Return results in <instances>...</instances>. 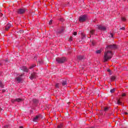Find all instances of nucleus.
<instances>
[{"label":"nucleus","mask_w":128,"mask_h":128,"mask_svg":"<svg viewBox=\"0 0 128 128\" xmlns=\"http://www.w3.org/2000/svg\"><path fill=\"white\" fill-rule=\"evenodd\" d=\"M62 126H64V124L62 123H61L58 126L57 128H62Z\"/></svg>","instance_id":"dca6fc26"},{"label":"nucleus","mask_w":128,"mask_h":128,"mask_svg":"<svg viewBox=\"0 0 128 128\" xmlns=\"http://www.w3.org/2000/svg\"><path fill=\"white\" fill-rule=\"evenodd\" d=\"M114 92H116V88H113L110 90V92H112V94L114 93Z\"/></svg>","instance_id":"393cba45"},{"label":"nucleus","mask_w":128,"mask_h":128,"mask_svg":"<svg viewBox=\"0 0 128 128\" xmlns=\"http://www.w3.org/2000/svg\"><path fill=\"white\" fill-rule=\"evenodd\" d=\"M110 36L111 38H114V32H110Z\"/></svg>","instance_id":"4be33fe9"},{"label":"nucleus","mask_w":128,"mask_h":128,"mask_svg":"<svg viewBox=\"0 0 128 128\" xmlns=\"http://www.w3.org/2000/svg\"><path fill=\"white\" fill-rule=\"evenodd\" d=\"M110 79L112 82H114V80H116V76H112Z\"/></svg>","instance_id":"a211bd4d"},{"label":"nucleus","mask_w":128,"mask_h":128,"mask_svg":"<svg viewBox=\"0 0 128 128\" xmlns=\"http://www.w3.org/2000/svg\"><path fill=\"white\" fill-rule=\"evenodd\" d=\"M38 74L36 72H33L31 74V76H30V78L31 80H34V78H36Z\"/></svg>","instance_id":"423d86ee"},{"label":"nucleus","mask_w":128,"mask_h":128,"mask_svg":"<svg viewBox=\"0 0 128 128\" xmlns=\"http://www.w3.org/2000/svg\"><path fill=\"white\" fill-rule=\"evenodd\" d=\"M126 96V93H123L122 95V96L123 97V96Z\"/></svg>","instance_id":"7c9ffc66"},{"label":"nucleus","mask_w":128,"mask_h":128,"mask_svg":"<svg viewBox=\"0 0 128 128\" xmlns=\"http://www.w3.org/2000/svg\"><path fill=\"white\" fill-rule=\"evenodd\" d=\"M118 46H116V44H113L108 45L106 47V49L108 50H116Z\"/></svg>","instance_id":"20e7f679"},{"label":"nucleus","mask_w":128,"mask_h":128,"mask_svg":"<svg viewBox=\"0 0 128 128\" xmlns=\"http://www.w3.org/2000/svg\"><path fill=\"white\" fill-rule=\"evenodd\" d=\"M0 66H2V64L0 63Z\"/></svg>","instance_id":"37998d69"},{"label":"nucleus","mask_w":128,"mask_h":128,"mask_svg":"<svg viewBox=\"0 0 128 128\" xmlns=\"http://www.w3.org/2000/svg\"><path fill=\"white\" fill-rule=\"evenodd\" d=\"M0 87L2 88H4V84H2V80H0Z\"/></svg>","instance_id":"4468645a"},{"label":"nucleus","mask_w":128,"mask_h":128,"mask_svg":"<svg viewBox=\"0 0 128 128\" xmlns=\"http://www.w3.org/2000/svg\"><path fill=\"white\" fill-rule=\"evenodd\" d=\"M60 20H62V22H64V18H60Z\"/></svg>","instance_id":"e433bc0d"},{"label":"nucleus","mask_w":128,"mask_h":128,"mask_svg":"<svg viewBox=\"0 0 128 128\" xmlns=\"http://www.w3.org/2000/svg\"><path fill=\"white\" fill-rule=\"evenodd\" d=\"M56 62H58V64H64V62H66V57L62 58H56Z\"/></svg>","instance_id":"f03ea898"},{"label":"nucleus","mask_w":128,"mask_h":128,"mask_svg":"<svg viewBox=\"0 0 128 128\" xmlns=\"http://www.w3.org/2000/svg\"><path fill=\"white\" fill-rule=\"evenodd\" d=\"M12 24H8L5 26V30H8L10 28Z\"/></svg>","instance_id":"f8f14e48"},{"label":"nucleus","mask_w":128,"mask_h":128,"mask_svg":"<svg viewBox=\"0 0 128 128\" xmlns=\"http://www.w3.org/2000/svg\"><path fill=\"white\" fill-rule=\"evenodd\" d=\"M98 30H106V26H102V25H98Z\"/></svg>","instance_id":"0eeeda50"},{"label":"nucleus","mask_w":128,"mask_h":128,"mask_svg":"<svg viewBox=\"0 0 128 128\" xmlns=\"http://www.w3.org/2000/svg\"><path fill=\"white\" fill-rule=\"evenodd\" d=\"M2 92H6V90H2Z\"/></svg>","instance_id":"f704fd0d"},{"label":"nucleus","mask_w":128,"mask_h":128,"mask_svg":"<svg viewBox=\"0 0 128 128\" xmlns=\"http://www.w3.org/2000/svg\"><path fill=\"white\" fill-rule=\"evenodd\" d=\"M20 128H24V127H22V126H21L20 127Z\"/></svg>","instance_id":"ea45409f"},{"label":"nucleus","mask_w":128,"mask_h":128,"mask_svg":"<svg viewBox=\"0 0 128 128\" xmlns=\"http://www.w3.org/2000/svg\"><path fill=\"white\" fill-rule=\"evenodd\" d=\"M58 34H62V32H64V29H62L60 31H58Z\"/></svg>","instance_id":"cd10ccee"},{"label":"nucleus","mask_w":128,"mask_h":128,"mask_svg":"<svg viewBox=\"0 0 128 128\" xmlns=\"http://www.w3.org/2000/svg\"><path fill=\"white\" fill-rule=\"evenodd\" d=\"M70 40H72V36L70 37Z\"/></svg>","instance_id":"4c0bfd02"},{"label":"nucleus","mask_w":128,"mask_h":128,"mask_svg":"<svg viewBox=\"0 0 128 128\" xmlns=\"http://www.w3.org/2000/svg\"><path fill=\"white\" fill-rule=\"evenodd\" d=\"M73 34H74V36H76V34H78V32H74Z\"/></svg>","instance_id":"2f4dec72"},{"label":"nucleus","mask_w":128,"mask_h":128,"mask_svg":"<svg viewBox=\"0 0 128 128\" xmlns=\"http://www.w3.org/2000/svg\"><path fill=\"white\" fill-rule=\"evenodd\" d=\"M124 114H126V115H128V112H124Z\"/></svg>","instance_id":"c9c22d12"},{"label":"nucleus","mask_w":128,"mask_h":128,"mask_svg":"<svg viewBox=\"0 0 128 128\" xmlns=\"http://www.w3.org/2000/svg\"><path fill=\"white\" fill-rule=\"evenodd\" d=\"M52 24V21L51 20L49 22V24Z\"/></svg>","instance_id":"473e14b6"},{"label":"nucleus","mask_w":128,"mask_h":128,"mask_svg":"<svg viewBox=\"0 0 128 128\" xmlns=\"http://www.w3.org/2000/svg\"><path fill=\"white\" fill-rule=\"evenodd\" d=\"M11 102H16V99H12L11 100Z\"/></svg>","instance_id":"a878e982"},{"label":"nucleus","mask_w":128,"mask_h":128,"mask_svg":"<svg viewBox=\"0 0 128 128\" xmlns=\"http://www.w3.org/2000/svg\"><path fill=\"white\" fill-rule=\"evenodd\" d=\"M16 102H22V99L20 98H16Z\"/></svg>","instance_id":"2eb2a0df"},{"label":"nucleus","mask_w":128,"mask_h":128,"mask_svg":"<svg viewBox=\"0 0 128 128\" xmlns=\"http://www.w3.org/2000/svg\"><path fill=\"white\" fill-rule=\"evenodd\" d=\"M88 20V15H81L80 17H79V22H86V20Z\"/></svg>","instance_id":"7ed1b4c3"},{"label":"nucleus","mask_w":128,"mask_h":128,"mask_svg":"<svg viewBox=\"0 0 128 128\" xmlns=\"http://www.w3.org/2000/svg\"><path fill=\"white\" fill-rule=\"evenodd\" d=\"M112 52L111 50L106 49V51L104 53V62H106L108 60H110L112 58Z\"/></svg>","instance_id":"f257e3e1"},{"label":"nucleus","mask_w":128,"mask_h":128,"mask_svg":"<svg viewBox=\"0 0 128 128\" xmlns=\"http://www.w3.org/2000/svg\"><path fill=\"white\" fill-rule=\"evenodd\" d=\"M108 72H110V70H108Z\"/></svg>","instance_id":"79ce46f5"},{"label":"nucleus","mask_w":128,"mask_h":128,"mask_svg":"<svg viewBox=\"0 0 128 128\" xmlns=\"http://www.w3.org/2000/svg\"><path fill=\"white\" fill-rule=\"evenodd\" d=\"M92 44H93V46H94V41L92 42Z\"/></svg>","instance_id":"58836bf2"},{"label":"nucleus","mask_w":128,"mask_h":128,"mask_svg":"<svg viewBox=\"0 0 128 128\" xmlns=\"http://www.w3.org/2000/svg\"><path fill=\"white\" fill-rule=\"evenodd\" d=\"M66 80H65V81H64L62 82V86H66Z\"/></svg>","instance_id":"5701e85b"},{"label":"nucleus","mask_w":128,"mask_h":128,"mask_svg":"<svg viewBox=\"0 0 128 128\" xmlns=\"http://www.w3.org/2000/svg\"><path fill=\"white\" fill-rule=\"evenodd\" d=\"M95 32H96V30H90V34H94Z\"/></svg>","instance_id":"6ab92c4d"},{"label":"nucleus","mask_w":128,"mask_h":128,"mask_svg":"<svg viewBox=\"0 0 128 128\" xmlns=\"http://www.w3.org/2000/svg\"><path fill=\"white\" fill-rule=\"evenodd\" d=\"M26 11V8H19L16 10V12L18 14H24Z\"/></svg>","instance_id":"39448f33"},{"label":"nucleus","mask_w":128,"mask_h":128,"mask_svg":"<svg viewBox=\"0 0 128 128\" xmlns=\"http://www.w3.org/2000/svg\"><path fill=\"white\" fill-rule=\"evenodd\" d=\"M83 36H84V35H83Z\"/></svg>","instance_id":"c03bdc74"},{"label":"nucleus","mask_w":128,"mask_h":128,"mask_svg":"<svg viewBox=\"0 0 128 128\" xmlns=\"http://www.w3.org/2000/svg\"><path fill=\"white\" fill-rule=\"evenodd\" d=\"M24 76V74H21L20 76H18L17 78H16V80L18 82H20L22 81V77L20 76Z\"/></svg>","instance_id":"9d476101"},{"label":"nucleus","mask_w":128,"mask_h":128,"mask_svg":"<svg viewBox=\"0 0 128 128\" xmlns=\"http://www.w3.org/2000/svg\"><path fill=\"white\" fill-rule=\"evenodd\" d=\"M33 102H34L36 103V102H38V101L37 100H36V99H34V100H33Z\"/></svg>","instance_id":"c756f323"},{"label":"nucleus","mask_w":128,"mask_h":128,"mask_svg":"<svg viewBox=\"0 0 128 128\" xmlns=\"http://www.w3.org/2000/svg\"><path fill=\"white\" fill-rule=\"evenodd\" d=\"M36 64H34L29 67V69L32 70V68H36Z\"/></svg>","instance_id":"f3484780"},{"label":"nucleus","mask_w":128,"mask_h":128,"mask_svg":"<svg viewBox=\"0 0 128 128\" xmlns=\"http://www.w3.org/2000/svg\"><path fill=\"white\" fill-rule=\"evenodd\" d=\"M108 110V107H105L104 108V112H106V110Z\"/></svg>","instance_id":"c85d7f7f"},{"label":"nucleus","mask_w":128,"mask_h":128,"mask_svg":"<svg viewBox=\"0 0 128 128\" xmlns=\"http://www.w3.org/2000/svg\"><path fill=\"white\" fill-rule=\"evenodd\" d=\"M20 68L22 70L25 72H28V70H30L26 66H22Z\"/></svg>","instance_id":"6e6552de"},{"label":"nucleus","mask_w":128,"mask_h":128,"mask_svg":"<svg viewBox=\"0 0 128 128\" xmlns=\"http://www.w3.org/2000/svg\"><path fill=\"white\" fill-rule=\"evenodd\" d=\"M40 114L36 116L33 118V122H38V120H40Z\"/></svg>","instance_id":"9b49d317"},{"label":"nucleus","mask_w":128,"mask_h":128,"mask_svg":"<svg viewBox=\"0 0 128 128\" xmlns=\"http://www.w3.org/2000/svg\"><path fill=\"white\" fill-rule=\"evenodd\" d=\"M0 112H2V108L0 107Z\"/></svg>","instance_id":"a19ab883"},{"label":"nucleus","mask_w":128,"mask_h":128,"mask_svg":"<svg viewBox=\"0 0 128 128\" xmlns=\"http://www.w3.org/2000/svg\"><path fill=\"white\" fill-rule=\"evenodd\" d=\"M122 100H123V98L122 96L120 97L119 99L117 100L118 104H120V106H122Z\"/></svg>","instance_id":"1a4fd4ad"},{"label":"nucleus","mask_w":128,"mask_h":128,"mask_svg":"<svg viewBox=\"0 0 128 128\" xmlns=\"http://www.w3.org/2000/svg\"><path fill=\"white\" fill-rule=\"evenodd\" d=\"M121 20L122 22H126V19L124 17H122L121 18Z\"/></svg>","instance_id":"b1692460"},{"label":"nucleus","mask_w":128,"mask_h":128,"mask_svg":"<svg viewBox=\"0 0 128 128\" xmlns=\"http://www.w3.org/2000/svg\"><path fill=\"white\" fill-rule=\"evenodd\" d=\"M126 28H124V27H122V28H120V30H125Z\"/></svg>","instance_id":"72a5a7b5"},{"label":"nucleus","mask_w":128,"mask_h":128,"mask_svg":"<svg viewBox=\"0 0 128 128\" xmlns=\"http://www.w3.org/2000/svg\"><path fill=\"white\" fill-rule=\"evenodd\" d=\"M84 57L80 55L77 56V59L79 60H84Z\"/></svg>","instance_id":"ddd939ff"},{"label":"nucleus","mask_w":128,"mask_h":128,"mask_svg":"<svg viewBox=\"0 0 128 128\" xmlns=\"http://www.w3.org/2000/svg\"><path fill=\"white\" fill-rule=\"evenodd\" d=\"M55 88H60V84H58V83L56 84L55 85Z\"/></svg>","instance_id":"412c9836"},{"label":"nucleus","mask_w":128,"mask_h":128,"mask_svg":"<svg viewBox=\"0 0 128 128\" xmlns=\"http://www.w3.org/2000/svg\"><path fill=\"white\" fill-rule=\"evenodd\" d=\"M38 64H44V60L41 59L38 61Z\"/></svg>","instance_id":"aec40b11"},{"label":"nucleus","mask_w":128,"mask_h":128,"mask_svg":"<svg viewBox=\"0 0 128 128\" xmlns=\"http://www.w3.org/2000/svg\"><path fill=\"white\" fill-rule=\"evenodd\" d=\"M100 52H102V50H97L96 51V53H97V54H100Z\"/></svg>","instance_id":"bb28decb"}]
</instances>
